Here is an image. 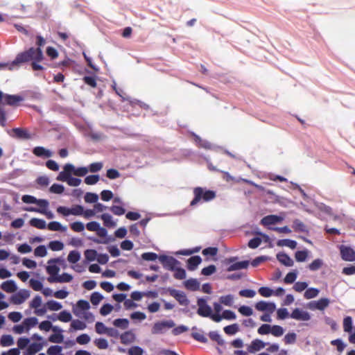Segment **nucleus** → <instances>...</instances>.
<instances>
[{
  "label": "nucleus",
  "instance_id": "obj_64",
  "mask_svg": "<svg viewBox=\"0 0 355 355\" xmlns=\"http://www.w3.org/2000/svg\"><path fill=\"white\" fill-rule=\"evenodd\" d=\"M30 343V339L28 338H26V337H21L19 338L18 340H17V346H18V349L20 350V349H25L26 347H28V345H29Z\"/></svg>",
  "mask_w": 355,
  "mask_h": 355
},
{
  "label": "nucleus",
  "instance_id": "obj_58",
  "mask_svg": "<svg viewBox=\"0 0 355 355\" xmlns=\"http://www.w3.org/2000/svg\"><path fill=\"white\" fill-rule=\"evenodd\" d=\"M258 292L261 296L269 297L273 294L274 291L268 286H261L259 288Z\"/></svg>",
  "mask_w": 355,
  "mask_h": 355
},
{
  "label": "nucleus",
  "instance_id": "obj_27",
  "mask_svg": "<svg viewBox=\"0 0 355 355\" xmlns=\"http://www.w3.org/2000/svg\"><path fill=\"white\" fill-rule=\"evenodd\" d=\"M184 286L187 290L196 291L200 290V282L197 279L190 278L184 282Z\"/></svg>",
  "mask_w": 355,
  "mask_h": 355
},
{
  "label": "nucleus",
  "instance_id": "obj_46",
  "mask_svg": "<svg viewBox=\"0 0 355 355\" xmlns=\"http://www.w3.org/2000/svg\"><path fill=\"white\" fill-rule=\"evenodd\" d=\"M297 275L298 272L296 270L288 272L284 279V283L287 284H293L297 279Z\"/></svg>",
  "mask_w": 355,
  "mask_h": 355
},
{
  "label": "nucleus",
  "instance_id": "obj_6",
  "mask_svg": "<svg viewBox=\"0 0 355 355\" xmlns=\"http://www.w3.org/2000/svg\"><path fill=\"white\" fill-rule=\"evenodd\" d=\"M159 261L162 264L164 268L171 271L175 270V268L180 265V262L178 259L166 254H160L159 256Z\"/></svg>",
  "mask_w": 355,
  "mask_h": 355
},
{
  "label": "nucleus",
  "instance_id": "obj_60",
  "mask_svg": "<svg viewBox=\"0 0 355 355\" xmlns=\"http://www.w3.org/2000/svg\"><path fill=\"white\" fill-rule=\"evenodd\" d=\"M174 271L175 273L173 276L176 279H184L186 278L187 274L184 268L178 267V266Z\"/></svg>",
  "mask_w": 355,
  "mask_h": 355
},
{
  "label": "nucleus",
  "instance_id": "obj_11",
  "mask_svg": "<svg viewBox=\"0 0 355 355\" xmlns=\"http://www.w3.org/2000/svg\"><path fill=\"white\" fill-rule=\"evenodd\" d=\"M330 303L329 299L327 297H323L320 299L318 301H311L307 304V308L314 311V310H320L323 311L325 308H327Z\"/></svg>",
  "mask_w": 355,
  "mask_h": 355
},
{
  "label": "nucleus",
  "instance_id": "obj_7",
  "mask_svg": "<svg viewBox=\"0 0 355 355\" xmlns=\"http://www.w3.org/2000/svg\"><path fill=\"white\" fill-rule=\"evenodd\" d=\"M197 305L198 306L197 313L200 316L207 318L208 316L211 315L212 309L211 307L207 304V299L205 297H199L197 300Z\"/></svg>",
  "mask_w": 355,
  "mask_h": 355
},
{
  "label": "nucleus",
  "instance_id": "obj_18",
  "mask_svg": "<svg viewBox=\"0 0 355 355\" xmlns=\"http://www.w3.org/2000/svg\"><path fill=\"white\" fill-rule=\"evenodd\" d=\"M46 344V342L32 343L28 345L26 351L24 352L23 355H35L37 352L42 350L44 345Z\"/></svg>",
  "mask_w": 355,
  "mask_h": 355
},
{
  "label": "nucleus",
  "instance_id": "obj_14",
  "mask_svg": "<svg viewBox=\"0 0 355 355\" xmlns=\"http://www.w3.org/2000/svg\"><path fill=\"white\" fill-rule=\"evenodd\" d=\"M255 309L259 311L272 313L276 309V304L274 302H267L261 300L255 304Z\"/></svg>",
  "mask_w": 355,
  "mask_h": 355
},
{
  "label": "nucleus",
  "instance_id": "obj_3",
  "mask_svg": "<svg viewBox=\"0 0 355 355\" xmlns=\"http://www.w3.org/2000/svg\"><path fill=\"white\" fill-rule=\"evenodd\" d=\"M175 326V323L173 320H166L157 321L154 323L151 333L154 335L164 334L166 331Z\"/></svg>",
  "mask_w": 355,
  "mask_h": 355
},
{
  "label": "nucleus",
  "instance_id": "obj_47",
  "mask_svg": "<svg viewBox=\"0 0 355 355\" xmlns=\"http://www.w3.org/2000/svg\"><path fill=\"white\" fill-rule=\"evenodd\" d=\"M113 324L122 329H125L128 327L129 320L127 318H117L113 321Z\"/></svg>",
  "mask_w": 355,
  "mask_h": 355
},
{
  "label": "nucleus",
  "instance_id": "obj_32",
  "mask_svg": "<svg viewBox=\"0 0 355 355\" xmlns=\"http://www.w3.org/2000/svg\"><path fill=\"white\" fill-rule=\"evenodd\" d=\"M29 224L31 226L40 230H44L46 227V221L37 218H31L29 221Z\"/></svg>",
  "mask_w": 355,
  "mask_h": 355
},
{
  "label": "nucleus",
  "instance_id": "obj_31",
  "mask_svg": "<svg viewBox=\"0 0 355 355\" xmlns=\"http://www.w3.org/2000/svg\"><path fill=\"white\" fill-rule=\"evenodd\" d=\"M292 227L296 232H309L307 227L299 219H295L293 220Z\"/></svg>",
  "mask_w": 355,
  "mask_h": 355
},
{
  "label": "nucleus",
  "instance_id": "obj_12",
  "mask_svg": "<svg viewBox=\"0 0 355 355\" xmlns=\"http://www.w3.org/2000/svg\"><path fill=\"white\" fill-rule=\"evenodd\" d=\"M30 296V291L26 289H21L10 297V302L14 304H21Z\"/></svg>",
  "mask_w": 355,
  "mask_h": 355
},
{
  "label": "nucleus",
  "instance_id": "obj_16",
  "mask_svg": "<svg viewBox=\"0 0 355 355\" xmlns=\"http://www.w3.org/2000/svg\"><path fill=\"white\" fill-rule=\"evenodd\" d=\"M32 153L37 157L46 159L52 157L53 152L43 146H36L32 149Z\"/></svg>",
  "mask_w": 355,
  "mask_h": 355
},
{
  "label": "nucleus",
  "instance_id": "obj_39",
  "mask_svg": "<svg viewBox=\"0 0 355 355\" xmlns=\"http://www.w3.org/2000/svg\"><path fill=\"white\" fill-rule=\"evenodd\" d=\"M343 329L345 332L352 333L353 330V320L351 316H346L343 319Z\"/></svg>",
  "mask_w": 355,
  "mask_h": 355
},
{
  "label": "nucleus",
  "instance_id": "obj_9",
  "mask_svg": "<svg viewBox=\"0 0 355 355\" xmlns=\"http://www.w3.org/2000/svg\"><path fill=\"white\" fill-rule=\"evenodd\" d=\"M167 291L168 292L169 295L173 297L180 305L187 306L189 304V300L184 292L176 290L171 287L167 288Z\"/></svg>",
  "mask_w": 355,
  "mask_h": 355
},
{
  "label": "nucleus",
  "instance_id": "obj_55",
  "mask_svg": "<svg viewBox=\"0 0 355 355\" xmlns=\"http://www.w3.org/2000/svg\"><path fill=\"white\" fill-rule=\"evenodd\" d=\"M84 198L87 203H96L98 200V196L95 193L87 192Z\"/></svg>",
  "mask_w": 355,
  "mask_h": 355
},
{
  "label": "nucleus",
  "instance_id": "obj_53",
  "mask_svg": "<svg viewBox=\"0 0 355 355\" xmlns=\"http://www.w3.org/2000/svg\"><path fill=\"white\" fill-rule=\"evenodd\" d=\"M103 299V295L97 291L92 293L90 296V301L92 304L94 306L98 305Z\"/></svg>",
  "mask_w": 355,
  "mask_h": 355
},
{
  "label": "nucleus",
  "instance_id": "obj_33",
  "mask_svg": "<svg viewBox=\"0 0 355 355\" xmlns=\"http://www.w3.org/2000/svg\"><path fill=\"white\" fill-rule=\"evenodd\" d=\"M208 336L211 340L216 342L218 345L223 346L225 344V340L222 338L217 331H209Z\"/></svg>",
  "mask_w": 355,
  "mask_h": 355
},
{
  "label": "nucleus",
  "instance_id": "obj_63",
  "mask_svg": "<svg viewBox=\"0 0 355 355\" xmlns=\"http://www.w3.org/2000/svg\"><path fill=\"white\" fill-rule=\"evenodd\" d=\"M216 271V266L211 264L207 267H205L201 270V275L204 276H210Z\"/></svg>",
  "mask_w": 355,
  "mask_h": 355
},
{
  "label": "nucleus",
  "instance_id": "obj_56",
  "mask_svg": "<svg viewBox=\"0 0 355 355\" xmlns=\"http://www.w3.org/2000/svg\"><path fill=\"white\" fill-rule=\"evenodd\" d=\"M29 284L31 287L35 291H40L43 289V284L40 280L31 279L29 281Z\"/></svg>",
  "mask_w": 355,
  "mask_h": 355
},
{
  "label": "nucleus",
  "instance_id": "obj_10",
  "mask_svg": "<svg viewBox=\"0 0 355 355\" xmlns=\"http://www.w3.org/2000/svg\"><path fill=\"white\" fill-rule=\"evenodd\" d=\"M192 136L193 137L196 144L200 148L214 151H218L222 149L220 146L213 144L207 140L202 139L200 136L194 132H192Z\"/></svg>",
  "mask_w": 355,
  "mask_h": 355
},
{
  "label": "nucleus",
  "instance_id": "obj_38",
  "mask_svg": "<svg viewBox=\"0 0 355 355\" xmlns=\"http://www.w3.org/2000/svg\"><path fill=\"white\" fill-rule=\"evenodd\" d=\"M84 255L87 262H92L96 260L98 252L94 249H87L85 250Z\"/></svg>",
  "mask_w": 355,
  "mask_h": 355
},
{
  "label": "nucleus",
  "instance_id": "obj_40",
  "mask_svg": "<svg viewBox=\"0 0 355 355\" xmlns=\"http://www.w3.org/2000/svg\"><path fill=\"white\" fill-rule=\"evenodd\" d=\"M87 327L86 324L79 320H73L71 322V329L70 330H84Z\"/></svg>",
  "mask_w": 355,
  "mask_h": 355
},
{
  "label": "nucleus",
  "instance_id": "obj_54",
  "mask_svg": "<svg viewBox=\"0 0 355 355\" xmlns=\"http://www.w3.org/2000/svg\"><path fill=\"white\" fill-rule=\"evenodd\" d=\"M64 187L62 184L56 183L53 184L49 188V191L55 194H61L64 192Z\"/></svg>",
  "mask_w": 355,
  "mask_h": 355
},
{
  "label": "nucleus",
  "instance_id": "obj_62",
  "mask_svg": "<svg viewBox=\"0 0 355 355\" xmlns=\"http://www.w3.org/2000/svg\"><path fill=\"white\" fill-rule=\"evenodd\" d=\"M99 178L98 175H89L85 177L84 182L86 184L94 185L98 182Z\"/></svg>",
  "mask_w": 355,
  "mask_h": 355
},
{
  "label": "nucleus",
  "instance_id": "obj_57",
  "mask_svg": "<svg viewBox=\"0 0 355 355\" xmlns=\"http://www.w3.org/2000/svg\"><path fill=\"white\" fill-rule=\"evenodd\" d=\"M234 302V296L231 294L221 296L220 302L225 306H231Z\"/></svg>",
  "mask_w": 355,
  "mask_h": 355
},
{
  "label": "nucleus",
  "instance_id": "obj_26",
  "mask_svg": "<svg viewBox=\"0 0 355 355\" xmlns=\"http://www.w3.org/2000/svg\"><path fill=\"white\" fill-rule=\"evenodd\" d=\"M12 131L15 134V137L19 139H31V134L26 130L21 128H14Z\"/></svg>",
  "mask_w": 355,
  "mask_h": 355
},
{
  "label": "nucleus",
  "instance_id": "obj_20",
  "mask_svg": "<svg viewBox=\"0 0 355 355\" xmlns=\"http://www.w3.org/2000/svg\"><path fill=\"white\" fill-rule=\"evenodd\" d=\"M268 344V343H265L260 339H254L251 342L250 345L248 346V351L250 353H255L264 348L265 346Z\"/></svg>",
  "mask_w": 355,
  "mask_h": 355
},
{
  "label": "nucleus",
  "instance_id": "obj_13",
  "mask_svg": "<svg viewBox=\"0 0 355 355\" xmlns=\"http://www.w3.org/2000/svg\"><path fill=\"white\" fill-rule=\"evenodd\" d=\"M340 251L343 260L345 261H355V251L351 247L342 245L340 247Z\"/></svg>",
  "mask_w": 355,
  "mask_h": 355
},
{
  "label": "nucleus",
  "instance_id": "obj_1",
  "mask_svg": "<svg viewBox=\"0 0 355 355\" xmlns=\"http://www.w3.org/2000/svg\"><path fill=\"white\" fill-rule=\"evenodd\" d=\"M44 59L42 49L31 46L19 52L15 59L10 62H5L6 68L10 71L19 70L21 67L30 65L33 71H44L46 68L40 62Z\"/></svg>",
  "mask_w": 355,
  "mask_h": 355
},
{
  "label": "nucleus",
  "instance_id": "obj_17",
  "mask_svg": "<svg viewBox=\"0 0 355 355\" xmlns=\"http://www.w3.org/2000/svg\"><path fill=\"white\" fill-rule=\"evenodd\" d=\"M53 331L54 334H51L49 337V341L54 343H62L64 340V336L62 335L63 330L58 326H54Z\"/></svg>",
  "mask_w": 355,
  "mask_h": 355
},
{
  "label": "nucleus",
  "instance_id": "obj_2",
  "mask_svg": "<svg viewBox=\"0 0 355 355\" xmlns=\"http://www.w3.org/2000/svg\"><path fill=\"white\" fill-rule=\"evenodd\" d=\"M194 198L190 202V206L193 207L198 205L200 201L209 202L216 198V192L212 190L207 189L204 187H197L193 189Z\"/></svg>",
  "mask_w": 355,
  "mask_h": 355
},
{
  "label": "nucleus",
  "instance_id": "obj_59",
  "mask_svg": "<svg viewBox=\"0 0 355 355\" xmlns=\"http://www.w3.org/2000/svg\"><path fill=\"white\" fill-rule=\"evenodd\" d=\"M34 254L36 257H44L47 254L46 248L44 245L37 246L34 250Z\"/></svg>",
  "mask_w": 355,
  "mask_h": 355
},
{
  "label": "nucleus",
  "instance_id": "obj_22",
  "mask_svg": "<svg viewBox=\"0 0 355 355\" xmlns=\"http://www.w3.org/2000/svg\"><path fill=\"white\" fill-rule=\"evenodd\" d=\"M73 279V276L67 272H63L62 275L55 277H49L48 281L50 283L59 282L65 283L70 282Z\"/></svg>",
  "mask_w": 355,
  "mask_h": 355
},
{
  "label": "nucleus",
  "instance_id": "obj_43",
  "mask_svg": "<svg viewBox=\"0 0 355 355\" xmlns=\"http://www.w3.org/2000/svg\"><path fill=\"white\" fill-rule=\"evenodd\" d=\"M223 330L226 334L233 336L239 331V326L238 324L234 323L225 327Z\"/></svg>",
  "mask_w": 355,
  "mask_h": 355
},
{
  "label": "nucleus",
  "instance_id": "obj_23",
  "mask_svg": "<svg viewBox=\"0 0 355 355\" xmlns=\"http://www.w3.org/2000/svg\"><path fill=\"white\" fill-rule=\"evenodd\" d=\"M276 258L279 263L286 267H291L294 264L293 260L284 252L277 253Z\"/></svg>",
  "mask_w": 355,
  "mask_h": 355
},
{
  "label": "nucleus",
  "instance_id": "obj_41",
  "mask_svg": "<svg viewBox=\"0 0 355 355\" xmlns=\"http://www.w3.org/2000/svg\"><path fill=\"white\" fill-rule=\"evenodd\" d=\"M324 264L323 260L321 259H316L313 260L308 266V269L311 271L318 270Z\"/></svg>",
  "mask_w": 355,
  "mask_h": 355
},
{
  "label": "nucleus",
  "instance_id": "obj_25",
  "mask_svg": "<svg viewBox=\"0 0 355 355\" xmlns=\"http://www.w3.org/2000/svg\"><path fill=\"white\" fill-rule=\"evenodd\" d=\"M202 259L198 255L192 256L187 259V268L189 270H195L201 263Z\"/></svg>",
  "mask_w": 355,
  "mask_h": 355
},
{
  "label": "nucleus",
  "instance_id": "obj_8",
  "mask_svg": "<svg viewBox=\"0 0 355 355\" xmlns=\"http://www.w3.org/2000/svg\"><path fill=\"white\" fill-rule=\"evenodd\" d=\"M64 262V260L62 257L53 258L48 261L49 265L46 266V270L47 273L50 275V277L58 276L60 268L56 263H62Z\"/></svg>",
  "mask_w": 355,
  "mask_h": 355
},
{
  "label": "nucleus",
  "instance_id": "obj_48",
  "mask_svg": "<svg viewBox=\"0 0 355 355\" xmlns=\"http://www.w3.org/2000/svg\"><path fill=\"white\" fill-rule=\"evenodd\" d=\"M80 259V253L77 250L71 251L67 257V260L71 263H77Z\"/></svg>",
  "mask_w": 355,
  "mask_h": 355
},
{
  "label": "nucleus",
  "instance_id": "obj_28",
  "mask_svg": "<svg viewBox=\"0 0 355 355\" xmlns=\"http://www.w3.org/2000/svg\"><path fill=\"white\" fill-rule=\"evenodd\" d=\"M1 288L6 293H14L17 286L14 280L10 279L2 283Z\"/></svg>",
  "mask_w": 355,
  "mask_h": 355
},
{
  "label": "nucleus",
  "instance_id": "obj_50",
  "mask_svg": "<svg viewBox=\"0 0 355 355\" xmlns=\"http://www.w3.org/2000/svg\"><path fill=\"white\" fill-rule=\"evenodd\" d=\"M200 331L201 333L198 332H192L191 334V336L196 340L202 343H207L208 342V339L207 337L203 334V331L202 329H200Z\"/></svg>",
  "mask_w": 355,
  "mask_h": 355
},
{
  "label": "nucleus",
  "instance_id": "obj_15",
  "mask_svg": "<svg viewBox=\"0 0 355 355\" xmlns=\"http://www.w3.org/2000/svg\"><path fill=\"white\" fill-rule=\"evenodd\" d=\"M290 317L293 319L302 321H308L311 319V315L309 312L299 308L293 309Z\"/></svg>",
  "mask_w": 355,
  "mask_h": 355
},
{
  "label": "nucleus",
  "instance_id": "obj_44",
  "mask_svg": "<svg viewBox=\"0 0 355 355\" xmlns=\"http://www.w3.org/2000/svg\"><path fill=\"white\" fill-rule=\"evenodd\" d=\"M46 306L49 310L54 311H59L62 308V305L60 302L53 300H49Z\"/></svg>",
  "mask_w": 355,
  "mask_h": 355
},
{
  "label": "nucleus",
  "instance_id": "obj_19",
  "mask_svg": "<svg viewBox=\"0 0 355 355\" xmlns=\"http://www.w3.org/2000/svg\"><path fill=\"white\" fill-rule=\"evenodd\" d=\"M89 308L90 305L88 301L85 300H79L76 303V307H73L72 311L75 315L80 317V311H87Z\"/></svg>",
  "mask_w": 355,
  "mask_h": 355
},
{
  "label": "nucleus",
  "instance_id": "obj_42",
  "mask_svg": "<svg viewBox=\"0 0 355 355\" xmlns=\"http://www.w3.org/2000/svg\"><path fill=\"white\" fill-rule=\"evenodd\" d=\"M319 293L320 290L317 288H308L304 292V297L307 300L312 299L317 297Z\"/></svg>",
  "mask_w": 355,
  "mask_h": 355
},
{
  "label": "nucleus",
  "instance_id": "obj_52",
  "mask_svg": "<svg viewBox=\"0 0 355 355\" xmlns=\"http://www.w3.org/2000/svg\"><path fill=\"white\" fill-rule=\"evenodd\" d=\"M48 247L52 251H60L64 248V243L60 241H52L49 242Z\"/></svg>",
  "mask_w": 355,
  "mask_h": 355
},
{
  "label": "nucleus",
  "instance_id": "obj_30",
  "mask_svg": "<svg viewBox=\"0 0 355 355\" xmlns=\"http://www.w3.org/2000/svg\"><path fill=\"white\" fill-rule=\"evenodd\" d=\"M25 211H31V212H37L42 214H45L49 219H52L54 218V214L51 211L44 210L43 209H38L34 207H26L24 209Z\"/></svg>",
  "mask_w": 355,
  "mask_h": 355
},
{
  "label": "nucleus",
  "instance_id": "obj_5",
  "mask_svg": "<svg viewBox=\"0 0 355 355\" xmlns=\"http://www.w3.org/2000/svg\"><path fill=\"white\" fill-rule=\"evenodd\" d=\"M24 100L20 95L4 94L0 90V104L15 106Z\"/></svg>",
  "mask_w": 355,
  "mask_h": 355
},
{
  "label": "nucleus",
  "instance_id": "obj_45",
  "mask_svg": "<svg viewBox=\"0 0 355 355\" xmlns=\"http://www.w3.org/2000/svg\"><path fill=\"white\" fill-rule=\"evenodd\" d=\"M0 344L3 347L11 346L14 344V339L11 335H3L0 339Z\"/></svg>",
  "mask_w": 355,
  "mask_h": 355
},
{
  "label": "nucleus",
  "instance_id": "obj_24",
  "mask_svg": "<svg viewBox=\"0 0 355 355\" xmlns=\"http://www.w3.org/2000/svg\"><path fill=\"white\" fill-rule=\"evenodd\" d=\"M250 264V261L248 260L236 261L232 264H230L226 269L227 272H232L235 270H239L241 269H245Z\"/></svg>",
  "mask_w": 355,
  "mask_h": 355
},
{
  "label": "nucleus",
  "instance_id": "obj_36",
  "mask_svg": "<svg viewBox=\"0 0 355 355\" xmlns=\"http://www.w3.org/2000/svg\"><path fill=\"white\" fill-rule=\"evenodd\" d=\"M103 221V225L107 227H113L116 226V223L113 220L112 216L109 214H103L101 216Z\"/></svg>",
  "mask_w": 355,
  "mask_h": 355
},
{
  "label": "nucleus",
  "instance_id": "obj_37",
  "mask_svg": "<svg viewBox=\"0 0 355 355\" xmlns=\"http://www.w3.org/2000/svg\"><path fill=\"white\" fill-rule=\"evenodd\" d=\"M23 324L25 325L26 331H28L38 324V320L36 317L27 318L23 320Z\"/></svg>",
  "mask_w": 355,
  "mask_h": 355
},
{
  "label": "nucleus",
  "instance_id": "obj_4",
  "mask_svg": "<svg viewBox=\"0 0 355 355\" xmlns=\"http://www.w3.org/2000/svg\"><path fill=\"white\" fill-rule=\"evenodd\" d=\"M57 212L64 216H68L69 215L82 216L84 213V207L80 205H76L71 208L64 206H59L57 208Z\"/></svg>",
  "mask_w": 355,
  "mask_h": 355
},
{
  "label": "nucleus",
  "instance_id": "obj_49",
  "mask_svg": "<svg viewBox=\"0 0 355 355\" xmlns=\"http://www.w3.org/2000/svg\"><path fill=\"white\" fill-rule=\"evenodd\" d=\"M58 320L63 322L72 321V315L68 311L64 310L60 312L58 315Z\"/></svg>",
  "mask_w": 355,
  "mask_h": 355
},
{
  "label": "nucleus",
  "instance_id": "obj_61",
  "mask_svg": "<svg viewBox=\"0 0 355 355\" xmlns=\"http://www.w3.org/2000/svg\"><path fill=\"white\" fill-rule=\"evenodd\" d=\"M316 207H318V209L319 210H320L321 211L324 212L327 215H329V216H332L333 215L332 209L329 206H327V205H326L325 204H324L322 202H317L316 203Z\"/></svg>",
  "mask_w": 355,
  "mask_h": 355
},
{
  "label": "nucleus",
  "instance_id": "obj_21",
  "mask_svg": "<svg viewBox=\"0 0 355 355\" xmlns=\"http://www.w3.org/2000/svg\"><path fill=\"white\" fill-rule=\"evenodd\" d=\"M283 220L282 216L277 215H268L264 216L261 220L260 223L264 226H268L270 225H275L280 223Z\"/></svg>",
  "mask_w": 355,
  "mask_h": 355
},
{
  "label": "nucleus",
  "instance_id": "obj_34",
  "mask_svg": "<svg viewBox=\"0 0 355 355\" xmlns=\"http://www.w3.org/2000/svg\"><path fill=\"white\" fill-rule=\"evenodd\" d=\"M47 227L51 231H60L62 232L67 231V227L63 226L60 222L58 221H51L50 222Z\"/></svg>",
  "mask_w": 355,
  "mask_h": 355
},
{
  "label": "nucleus",
  "instance_id": "obj_29",
  "mask_svg": "<svg viewBox=\"0 0 355 355\" xmlns=\"http://www.w3.org/2000/svg\"><path fill=\"white\" fill-rule=\"evenodd\" d=\"M297 243L295 240L289 239H279L277 241V245L279 247L286 246L293 250L297 247Z\"/></svg>",
  "mask_w": 355,
  "mask_h": 355
},
{
  "label": "nucleus",
  "instance_id": "obj_51",
  "mask_svg": "<svg viewBox=\"0 0 355 355\" xmlns=\"http://www.w3.org/2000/svg\"><path fill=\"white\" fill-rule=\"evenodd\" d=\"M121 342L123 344H129L133 341L134 339V334H132L130 331H125V333L122 334L120 336Z\"/></svg>",
  "mask_w": 355,
  "mask_h": 355
},
{
  "label": "nucleus",
  "instance_id": "obj_35",
  "mask_svg": "<svg viewBox=\"0 0 355 355\" xmlns=\"http://www.w3.org/2000/svg\"><path fill=\"white\" fill-rule=\"evenodd\" d=\"M309 251L307 249L297 250L295 253V258L297 262L305 261L309 257Z\"/></svg>",
  "mask_w": 355,
  "mask_h": 355
}]
</instances>
